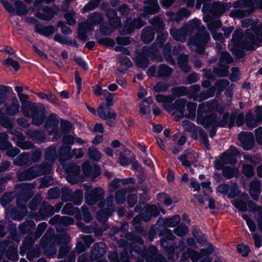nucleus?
Returning a JSON list of instances; mask_svg holds the SVG:
<instances>
[{
  "mask_svg": "<svg viewBox=\"0 0 262 262\" xmlns=\"http://www.w3.org/2000/svg\"><path fill=\"white\" fill-rule=\"evenodd\" d=\"M46 174L41 165L35 164L25 170H19L16 176L19 181H28Z\"/></svg>",
  "mask_w": 262,
  "mask_h": 262,
  "instance_id": "f257e3e1",
  "label": "nucleus"
},
{
  "mask_svg": "<svg viewBox=\"0 0 262 262\" xmlns=\"http://www.w3.org/2000/svg\"><path fill=\"white\" fill-rule=\"evenodd\" d=\"M57 158V152L54 147H49L45 154V161L41 165L46 174L50 173L52 170V165Z\"/></svg>",
  "mask_w": 262,
  "mask_h": 262,
  "instance_id": "f03ea898",
  "label": "nucleus"
},
{
  "mask_svg": "<svg viewBox=\"0 0 262 262\" xmlns=\"http://www.w3.org/2000/svg\"><path fill=\"white\" fill-rule=\"evenodd\" d=\"M209 108L207 104H201L199 106L198 110L197 122L204 126L205 127H209V124H215V115L212 114L208 117H203V114L207 112Z\"/></svg>",
  "mask_w": 262,
  "mask_h": 262,
  "instance_id": "7ed1b4c3",
  "label": "nucleus"
},
{
  "mask_svg": "<svg viewBox=\"0 0 262 262\" xmlns=\"http://www.w3.org/2000/svg\"><path fill=\"white\" fill-rule=\"evenodd\" d=\"M19 186L23 189V191L17 196L16 201L18 205L23 207L27 201L34 195L32 189L34 188L35 185L34 184L26 183L21 184Z\"/></svg>",
  "mask_w": 262,
  "mask_h": 262,
  "instance_id": "20e7f679",
  "label": "nucleus"
},
{
  "mask_svg": "<svg viewBox=\"0 0 262 262\" xmlns=\"http://www.w3.org/2000/svg\"><path fill=\"white\" fill-rule=\"evenodd\" d=\"M234 8H247L248 14L252 13L257 7H262V0H237L233 2Z\"/></svg>",
  "mask_w": 262,
  "mask_h": 262,
  "instance_id": "39448f33",
  "label": "nucleus"
},
{
  "mask_svg": "<svg viewBox=\"0 0 262 262\" xmlns=\"http://www.w3.org/2000/svg\"><path fill=\"white\" fill-rule=\"evenodd\" d=\"M104 191L101 187H97L91 190L85 196V202L93 205L104 198Z\"/></svg>",
  "mask_w": 262,
  "mask_h": 262,
  "instance_id": "423d86ee",
  "label": "nucleus"
},
{
  "mask_svg": "<svg viewBox=\"0 0 262 262\" xmlns=\"http://www.w3.org/2000/svg\"><path fill=\"white\" fill-rule=\"evenodd\" d=\"M8 133L14 135V139L15 138L17 139L16 144L19 148L24 150L33 148V144L30 141H25V137L21 132L14 130H9Z\"/></svg>",
  "mask_w": 262,
  "mask_h": 262,
  "instance_id": "0eeeda50",
  "label": "nucleus"
},
{
  "mask_svg": "<svg viewBox=\"0 0 262 262\" xmlns=\"http://www.w3.org/2000/svg\"><path fill=\"white\" fill-rule=\"evenodd\" d=\"M256 116L255 117L251 113H248L245 118V123L250 128H254L262 121V108L257 107L256 109Z\"/></svg>",
  "mask_w": 262,
  "mask_h": 262,
  "instance_id": "6e6552de",
  "label": "nucleus"
},
{
  "mask_svg": "<svg viewBox=\"0 0 262 262\" xmlns=\"http://www.w3.org/2000/svg\"><path fill=\"white\" fill-rule=\"evenodd\" d=\"M164 213L162 208L158 207L155 205H148L147 206L145 211L141 214L142 220L145 222H149L152 217H157L160 214V211Z\"/></svg>",
  "mask_w": 262,
  "mask_h": 262,
  "instance_id": "1a4fd4ad",
  "label": "nucleus"
},
{
  "mask_svg": "<svg viewBox=\"0 0 262 262\" xmlns=\"http://www.w3.org/2000/svg\"><path fill=\"white\" fill-rule=\"evenodd\" d=\"M82 170L84 174L86 176L94 179L100 174L99 167L95 164H91L89 161L83 163Z\"/></svg>",
  "mask_w": 262,
  "mask_h": 262,
  "instance_id": "9d476101",
  "label": "nucleus"
},
{
  "mask_svg": "<svg viewBox=\"0 0 262 262\" xmlns=\"http://www.w3.org/2000/svg\"><path fill=\"white\" fill-rule=\"evenodd\" d=\"M232 7L231 3L219 2L214 3L210 9L209 11L217 16H221Z\"/></svg>",
  "mask_w": 262,
  "mask_h": 262,
  "instance_id": "9b49d317",
  "label": "nucleus"
},
{
  "mask_svg": "<svg viewBox=\"0 0 262 262\" xmlns=\"http://www.w3.org/2000/svg\"><path fill=\"white\" fill-rule=\"evenodd\" d=\"M238 139L242 142L243 148L246 150L251 149L254 145V137L251 133H241L238 135Z\"/></svg>",
  "mask_w": 262,
  "mask_h": 262,
  "instance_id": "f8f14e48",
  "label": "nucleus"
},
{
  "mask_svg": "<svg viewBox=\"0 0 262 262\" xmlns=\"http://www.w3.org/2000/svg\"><path fill=\"white\" fill-rule=\"evenodd\" d=\"M106 17L111 28L115 29L121 26V18L118 16L116 10L108 9L106 12Z\"/></svg>",
  "mask_w": 262,
  "mask_h": 262,
  "instance_id": "ddd939ff",
  "label": "nucleus"
},
{
  "mask_svg": "<svg viewBox=\"0 0 262 262\" xmlns=\"http://www.w3.org/2000/svg\"><path fill=\"white\" fill-rule=\"evenodd\" d=\"M74 220L69 216L60 217L59 215H56L51 218L49 221V223L51 225H56V229L59 231L61 226H68L72 225L74 223Z\"/></svg>",
  "mask_w": 262,
  "mask_h": 262,
  "instance_id": "4468645a",
  "label": "nucleus"
},
{
  "mask_svg": "<svg viewBox=\"0 0 262 262\" xmlns=\"http://www.w3.org/2000/svg\"><path fill=\"white\" fill-rule=\"evenodd\" d=\"M97 113L99 117L103 120H106V124L110 126L113 127L115 125V123L111 119L115 120L117 117L116 113L113 111L108 112L107 115L104 111L103 105L101 104L97 109Z\"/></svg>",
  "mask_w": 262,
  "mask_h": 262,
  "instance_id": "2eb2a0df",
  "label": "nucleus"
},
{
  "mask_svg": "<svg viewBox=\"0 0 262 262\" xmlns=\"http://www.w3.org/2000/svg\"><path fill=\"white\" fill-rule=\"evenodd\" d=\"M105 248V244L102 242L94 244L91 252V260H95L104 255L106 253Z\"/></svg>",
  "mask_w": 262,
  "mask_h": 262,
  "instance_id": "dca6fc26",
  "label": "nucleus"
},
{
  "mask_svg": "<svg viewBox=\"0 0 262 262\" xmlns=\"http://www.w3.org/2000/svg\"><path fill=\"white\" fill-rule=\"evenodd\" d=\"M57 28L52 25L45 26L42 24H36L35 32L45 37H49L57 31Z\"/></svg>",
  "mask_w": 262,
  "mask_h": 262,
  "instance_id": "f3484780",
  "label": "nucleus"
},
{
  "mask_svg": "<svg viewBox=\"0 0 262 262\" xmlns=\"http://www.w3.org/2000/svg\"><path fill=\"white\" fill-rule=\"evenodd\" d=\"M246 37L249 40L257 47H260L262 43V34L261 28L254 31V32H248L246 34Z\"/></svg>",
  "mask_w": 262,
  "mask_h": 262,
  "instance_id": "a211bd4d",
  "label": "nucleus"
},
{
  "mask_svg": "<svg viewBox=\"0 0 262 262\" xmlns=\"http://www.w3.org/2000/svg\"><path fill=\"white\" fill-rule=\"evenodd\" d=\"M228 86L227 83H215V86H212L207 90V92L203 93L201 97L205 99L213 96L216 91L217 94L221 93Z\"/></svg>",
  "mask_w": 262,
  "mask_h": 262,
  "instance_id": "6ab92c4d",
  "label": "nucleus"
},
{
  "mask_svg": "<svg viewBox=\"0 0 262 262\" xmlns=\"http://www.w3.org/2000/svg\"><path fill=\"white\" fill-rule=\"evenodd\" d=\"M144 3L147 5L143 8L145 14H154L159 12L160 7L157 0H146Z\"/></svg>",
  "mask_w": 262,
  "mask_h": 262,
  "instance_id": "aec40b11",
  "label": "nucleus"
},
{
  "mask_svg": "<svg viewBox=\"0 0 262 262\" xmlns=\"http://www.w3.org/2000/svg\"><path fill=\"white\" fill-rule=\"evenodd\" d=\"M148 21L152 26L153 29L157 33H161L164 31L165 25L164 21L159 16H154L153 18L149 19Z\"/></svg>",
  "mask_w": 262,
  "mask_h": 262,
  "instance_id": "412c9836",
  "label": "nucleus"
},
{
  "mask_svg": "<svg viewBox=\"0 0 262 262\" xmlns=\"http://www.w3.org/2000/svg\"><path fill=\"white\" fill-rule=\"evenodd\" d=\"M40 108L34 103L32 102H26L22 106L24 114L28 117H32Z\"/></svg>",
  "mask_w": 262,
  "mask_h": 262,
  "instance_id": "4be33fe9",
  "label": "nucleus"
},
{
  "mask_svg": "<svg viewBox=\"0 0 262 262\" xmlns=\"http://www.w3.org/2000/svg\"><path fill=\"white\" fill-rule=\"evenodd\" d=\"M155 31L152 28H145L141 33V38L144 43L148 44L155 38Z\"/></svg>",
  "mask_w": 262,
  "mask_h": 262,
  "instance_id": "5701e85b",
  "label": "nucleus"
},
{
  "mask_svg": "<svg viewBox=\"0 0 262 262\" xmlns=\"http://www.w3.org/2000/svg\"><path fill=\"white\" fill-rule=\"evenodd\" d=\"M210 39L209 34L206 32L197 33L192 39L193 43L201 44L206 45Z\"/></svg>",
  "mask_w": 262,
  "mask_h": 262,
  "instance_id": "b1692460",
  "label": "nucleus"
},
{
  "mask_svg": "<svg viewBox=\"0 0 262 262\" xmlns=\"http://www.w3.org/2000/svg\"><path fill=\"white\" fill-rule=\"evenodd\" d=\"M260 192V182L254 180L250 183L249 193L253 200L257 201Z\"/></svg>",
  "mask_w": 262,
  "mask_h": 262,
  "instance_id": "393cba45",
  "label": "nucleus"
},
{
  "mask_svg": "<svg viewBox=\"0 0 262 262\" xmlns=\"http://www.w3.org/2000/svg\"><path fill=\"white\" fill-rule=\"evenodd\" d=\"M170 34L174 40L181 42H184L186 37V32L183 29L172 28L170 30Z\"/></svg>",
  "mask_w": 262,
  "mask_h": 262,
  "instance_id": "a878e982",
  "label": "nucleus"
},
{
  "mask_svg": "<svg viewBox=\"0 0 262 262\" xmlns=\"http://www.w3.org/2000/svg\"><path fill=\"white\" fill-rule=\"evenodd\" d=\"M43 13H39L38 17L41 20L50 21L56 14L54 9L50 7L45 6L42 9Z\"/></svg>",
  "mask_w": 262,
  "mask_h": 262,
  "instance_id": "bb28decb",
  "label": "nucleus"
},
{
  "mask_svg": "<svg viewBox=\"0 0 262 262\" xmlns=\"http://www.w3.org/2000/svg\"><path fill=\"white\" fill-rule=\"evenodd\" d=\"M172 74V69L166 64H161L157 72V77L167 78Z\"/></svg>",
  "mask_w": 262,
  "mask_h": 262,
  "instance_id": "cd10ccee",
  "label": "nucleus"
},
{
  "mask_svg": "<svg viewBox=\"0 0 262 262\" xmlns=\"http://www.w3.org/2000/svg\"><path fill=\"white\" fill-rule=\"evenodd\" d=\"M68 37H66L60 35V34H56L54 37V40L57 42L62 45H67L75 48H78V44L75 40H67Z\"/></svg>",
  "mask_w": 262,
  "mask_h": 262,
  "instance_id": "c85d7f7f",
  "label": "nucleus"
},
{
  "mask_svg": "<svg viewBox=\"0 0 262 262\" xmlns=\"http://www.w3.org/2000/svg\"><path fill=\"white\" fill-rule=\"evenodd\" d=\"M29 152H24L20 154L14 159V164L19 166L31 165L29 160Z\"/></svg>",
  "mask_w": 262,
  "mask_h": 262,
  "instance_id": "c756f323",
  "label": "nucleus"
},
{
  "mask_svg": "<svg viewBox=\"0 0 262 262\" xmlns=\"http://www.w3.org/2000/svg\"><path fill=\"white\" fill-rule=\"evenodd\" d=\"M26 134L30 138L38 142L42 141L46 138L45 134L43 132L33 129H27Z\"/></svg>",
  "mask_w": 262,
  "mask_h": 262,
  "instance_id": "7c9ffc66",
  "label": "nucleus"
},
{
  "mask_svg": "<svg viewBox=\"0 0 262 262\" xmlns=\"http://www.w3.org/2000/svg\"><path fill=\"white\" fill-rule=\"evenodd\" d=\"M182 126L185 131L190 133L191 137L194 140L198 139V134L196 126L188 120L182 122Z\"/></svg>",
  "mask_w": 262,
  "mask_h": 262,
  "instance_id": "2f4dec72",
  "label": "nucleus"
},
{
  "mask_svg": "<svg viewBox=\"0 0 262 262\" xmlns=\"http://www.w3.org/2000/svg\"><path fill=\"white\" fill-rule=\"evenodd\" d=\"M89 27V24L86 22L79 24L77 31V36L79 39L83 41L88 40L87 31Z\"/></svg>",
  "mask_w": 262,
  "mask_h": 262,
  "instance_id": "473e14b6",
  "label": "nucleus"
},
{
  "mask_svg": "<svg viewBox=\"0 0 262 262\" xmlns=\"http://www.w3.org/2000/svg\"><path fill=\"white\" fill-rule=\"evenodd\" d=\"M45 116V108L42 107L32 117V124L36 126L40 125L44 122Z\"/></svg>",
  "mask_w": 262,
  "mask_h": 262,
  "instance_id": "72a5a7b5",
  "label": "nucleus"
},
{
  "mask_svg": "<svg viewBox=\"0 0 262 262\" xmlns=\"http://www.w3.org/2000/svg\"><path fill=\"white\" fill-rule=\"evenodd\" d=\"M133 17H130V19H126L124 22V27L123 30L119 31L120 34L126 35L132 34L136 29Z\"/></svg>",
  "mask_w": 262,
  "mask_h": 262,
  "instance_id": "f704fd0d",
  "label": "nucleus"
},
{
  "mask_svg": "<svg viewBox=\"0 0 262 262\" xmlns=\"http://www.w3.org/2000/svg\"><path fill=\"white\" fill-rule=\"evenodd\" d=\"M178 63L183 72H188L190 71L191 67L188 64V56L186 54H183L179 56Z\"/></svg>",
  "mask_w": 262,
  "mask_h": 262,
  "instance_id": "c9c22d12",
  "label": "nucleus"
},
{
  "mask_svg": "<svg viewBox=\"0 0 262 262\" xmlns=\"http://www.w3.org/2000/svg\"><path fill=\"white\" fill-rule=\"evenodd\" d=\"M134 61L138 68L144 69L148 67L149 63V59L146 58V57H145L138 53L134 58Z\"/></svg>",
  "mask_w": 262,
  "mask_h": 262,
  "instance_id": "e433bc0d",
  "label": "nucleus"
},
{
  "mask_svg": "<svg viewBox=\"0 0 262 262\" xmlns=\"http://www.w3.org/2000/svg\"><path fill=\"white\" fill-rule=\"evenodd\" d=\"M238 172V169L234 167L225 166L223 168L222 174L228 179L237 177Z\"/></svg>",
  "mask_w": 262,
  "mask_h": 262,
  "instance_id": "4c0bfd02",
  "label": "nucleus"
},
{
  "mask_svg": "<svg viewBox=\"0 0 262 262\" xmlns=\"http://www.w3.org/2000/svg\"><path fill=\"white\" fill-rule=\"evenodd\" d=\"M55 212L54 207L43 202L39 210V214L41 216L46 217L52 215Z\"/></svg>",
  "mask_w": 262,
  "mask_h": 262,
  "instance_id": "58836bf2",
  "label": "nucleus"
},
{
  "mask_svg": "<svg viewBox=\"0 0 262 262\" xmlns=\"http://www.w3.org/2000/svg\"><path fill=\"white\" fill-rule=\"evenodd\" d=\"M196 199L201 204H205V202L207 203L208 207L211 209L215 208V202L214 199L209 196L205 195L203 198L201 195L196 196Z\"/></svg>",
  "mask_w": 262,
  "mask_h": 262,
  "instance_id": "ea45409f",
  "label": "nucleus"
},
{
  "mask_svg": "<svg viewBox=\"0 0 262 262\" xmlns=\"http://www.w3.org/2000/svg\"><path fill=\"white\" fill-rule=\"evenodd\" d=\"M117 10L120 12L121 16L125 17L126 19H130V17H133V10L126 4L121 5L117 8Z\"/></svg>",
  "mask_w": 262,
  "mask_h": 262,
  "instance_id": "a19ab883",
  "label": "nucleus"
},
{
  "mask_svg": "<svg viewBox=\"0 0 262 262\" xmlns=\"http://www.w3.org/2000/svg\"><path fill=\"white\" fill-rule=\"evenodd\" d=\"M114 196L111 194L107 196L105 200L99 203V206L103 208V210H106L108 212H111L113 209Z\"/></svg>",
  "mask_w": 262,
  "mask_h": 262,
  "instance_id": "79ce46f5",
  "label": "nucleus"
},
{
  "mask_svg": "<svg viewBox=\"0 0 262 262\" xmlns=\"http://www.w3.org/2000/svg\"><path fill=\"white\" fill-rule=\"evenodd\" d=\"M18 16L26 15L28 12L27 6L21 1H16L15 3V12Z\"/></svg>",
  "mask_w": 262,
  "mask_h": 262,
  "instance_id": "37998d69",
  "label": "nucleus"
},
{
  "mask_svg": "<svg viewBox=\"0 0 262 262\" xmlns=\"http://www.w3.org/2000/svg\"><path fill=\"white\" fill-rule=\"evenodd\" d=\"M42 245L44 247V253L47 256H51L56 254V249L55 247L54 242H42Z\"/></svg>",
  "mask_w": 262,
  "mask_h": 262,
  "instance_id": "c03bdc74",
  "label": "nucleus"
},
{
  "mask_svg": "<svg viewBox=\"0 0 262 262\" xmlns=\"http://www.w3.org/2000/svg\"><path fill=\"white\" fill-rule=\"evenodd\" d=\"M213 69L216 77H225L229 74L228 67L226 66L219 64V67H215Z\"/></svg>",
  "mask_w": 262,
  "mask_h": 262,
  "instance_id": "a18cd8bd",
  "label": "nucleus"
},
{
  "mask_svg": "<svg viewBox=\"0 0 262 262\" xmlns=\"http://www.w3.org/2000/svg\"><path fill=\"white\" fill-rule=\"evenodd\" d=\"M2 64L7 67H12L15 71H18L20 68L19 63L10 56L3 60Z\"/></svg>",
  "mask_w": 262,
  "mask_h": 262,
  "instance_id": "49530a36",
  "label": "nucleus"
},
{
  "mask_svg": "<svg viewBox=\"0 0 262 262\" xmlns=\"http://www.w3.org/2000/svg\"><path fill=\"white\" fill-rule=\"evenodd\" d=\"M172 93L173 97H180L184 95H188L189 98H194L193 96L189 95V91L184 86L177 87L172 89Z\"/></svg>",
  "mask_w": 262,
  "mask_h": 262,
  "instance_id": "de8ad7c7",
  "label": "nucleus"
},
{
  "mask_svg": "<svg viewBox=\"0 0 262 262\" xmlns=\"http://www.w3.org/2000/svg\"><path fill=\"white\" fill-rule=\"evenodd\" d=\"M29 154V160L31 164L39 162L41 159L42 152L39 148L33 149Z\"/></svg>",
  "mask_w": 262,
  "mask_h": 262,
  "instance_id": "09e8293b",
  "label": "nucleus"
},
{
  "mask_svg": "<svg viewBox=\"0 0 262 262\" xmlns=\"http://www.w3.org/2000/svg\"><path fill=\"white\" fill-rule=\"evenodd\" d=\"M109 257L111 262H128V254L126 252L121 253L120 259H118L117 254L115 252L110 253Z\"/></svg>",
  "mask_w": 262,
  "mask_h": 262,
  "instance_id": "8fccbe9b",
  "label": "nucleus"
},
{
  "mask_svg": "<svg viewBox=\"0 0 262 262\" xmlns=\"http://www.w3.org/2000/svg\"><path fill=\"white\" fill-rule=\"evenodd\" d=\"M161 245L165 249L169 259H173L176 247L174 246H168V243L164 238L161 239Z\"/></svg>",
  "mask_w": 262,
  "mask_h": 262,
  "instance_id": "3c124183",
  "label": "nucleus"
},
{
  "mask_svg": "<svg viewBox=\"0 0 262 262\" xmlns=\"http://www.w3.org/2000/svg\"><path fill=\"white\" fill-rule=\"evenodd\" d=\"M71 147L70 146H62L60 148L59 156L63 160L70 159L73 157L71 152Z\"/></svg>",
  "mask_w": 262,
  "mask_h": 262,
  "instance_id": "603ef678",
  "label": "nucleus"
},
{
  "mask_svg": "<svg viewBox=\"0 0 262 262\" xmlns=\"http://www.w3.org/2000/svg\"><path fill=\"white\" fill-rule=\"evenodd\" d=\"M181 217L179 215H175L170 218L164 220V224L165 226L173 227L176 226L180 222Z\"/></svg>",
  "mask_w": 262,
  "mask_h": 262,
  "instance_id": "864d4df0",
  "label": "nucleus"
},
{
  "mask_svg": "<svg viewBox=\"0 0 262 262\" xmlns=\"http://www.w3.org/2000/svg\"><path fill=\"white\" fill-rule=\"evenodd\" d=\"M143 254L146 257V260L148 258L149 260L158 258V256L161 255L158 253L156 247L154 246H149L148 250L146 251V253H143Z\"/></svg>",
  "mask_w": 262,
  "mask_h": 262,
  "instance_id": "5fc2aeb1",
  "label": "nucleus"
},
{
  "mask_svg": "<svg viewBox=\"0 0 262 262\" xmlns=\"http://www.w3.org/2000/svg\"><path fill=\"white\" fill-rule=\"evenodd\" d=\"M88 154L91 159L97 161H99L101 158V154L94 146L89 148Z\"/></svg>",
  "mask_w": 262,
  "mask_h": 262,
  "instance_id": "6e6d98bb",
  "label": "nucleus"
},
{
  "mask_svg": "<svg viewBox=\"0 0 262 262\" xmlns=\"http://www.w3.org/2000/svg\"><path fill=\"white\" fill-rule=\"evenodd\" d=\"M58 124V120L57 119V115L54 114H52L47 119L46 122L45 124V126L47 128H49L50 127H55L57 126Z\"/></svg>",
  "mask_w": 262,
  "mask_h": 262,
  "instance_id": "4d7b16f0",
  "label": "nucleus"
},
{
  "mask_svg": "<svg viewBox=\"0 0 262 262\" xmlns=\"http://www.w3.org/2000/svg\"><path fill=\"white\" fill-rule=\"evenodd\" d=\"M221 160L225 164H232L236 162V160L233 155L230 152H224L221 157Z\"/></svg>",
  "mask_w": 262,
  "mask_h": 262,
  "instance_id": "13d9d810",
  "label": "nucleus"
},
{
  "mask_svg": "<svg viewBox=\"0 0 262 262\" xmlns=\"http://www.w3.org/2000/svg\"><path fill=\"white\" fill-rule=\"evenodd\" d=\"M188 232V228L184 224H180L173 230L174 233L179 236H185Z\"/></svg>",
  "mask_w": 262,
  "mask_h": 262,
  "instance_id": "bf43d9fd",
  "label": "nucleus"
},
{
  "mask_svg": "<svg viewBox=\"0 0 262 262\" xmlns=\"http://www.w3.org/2000/svg\"><path fill=\"white\" fill-rule=\"evenodd\" d=\"M203 74L204 77L207 78V80L202 82H210V80H215L216 79L214 69L213 70L211 69H204L203 70Z\"/></svg>",
  "mask_w": 262,
  "mask_h": 262,
  "instance_id": "052dcab7",
  "label": "nucleus"
},
{
  "mask_svg": "<svg viewBox=\"0 0 262 262\" xmlns=\"http://www.w3.org/2000/svg\"><path fill=\"white\" fill-rule=\"evenodd\" d=\"M157 37L154 44H156L159 48H162L167 39L168 33H164L162 32L157 33Z\"/></svg>",
  "mask_w": 262,
  "mask_h": 262,
  "instance_id": "680f3d73",
  "label": "nucleus"
},
{
  "mask_svg": "<svg viewBox=\"0 0 262 262\" xmlns=\"http://www.w3.org/2000/svg\"><path fill=\"white\" fill-rule=\"evenodd\" d=\"M90 19L93 24L97 25L102 23L103 21V17L100 13L95 12L90 16Z\"/></svg>",
  "mask_w": 262,
  "mask_h": 262,
  "instance_id": "e2e57ef3",
  "label": "nucleus"
},
{
  "mask_svg": "<svg viewBox=\"0 0 262 262\" xmlns=\"http://www.w3.org/2000/svg\"><path fill=\"white\" fill-rule=\"evenodd\" d=\"M246 13L248 12L246 10H244L239 9L232 10L229 14V16L233 18H242L246 16Z\"/></svg>",
  "mask_w": 262,
  "mask_h": 262,
  "instance_id": "0e129e2a",
  "label": "nucleus"
},
{
  "mask_svg": "<svg viewBox=\"0 0 262 262\" xmlns=\"http://www.w3.org/2000/svg\"><path fill=\"white\" fill-rule=\"evenodd\" d=\"M62 211L64 213L69 215H73L76 213L80 214L79 210L78 208H74L70 203H67L66 204L62 209Z\"/></svg>",
  "mask_w": 262,
  "mask_h": 262,
  "instance_id": "69168bd1",
  "label": "nucleus"
},
{
  "mask_svg": "<svg viewBox=\"0 0 262 262\" xmlns=\"http://www.w3.org/2000/svg\"><path fill=\"white\" fill-rule=\"evenodd\" d=\"M220 61L221 63L229 64L233 61V58L230 53L226 51L221 52Z\"/></svg>",
  "mask_w": 262,
  "mask_h": 262,
  "instance_id": "338daca9",
  "label": "nucleus"
},
{
  "mask_svg": "<svg viewBox=\"0 0 262 262\" xmlns=\"http://www.w3.org/2000/svg\"><path fill=\"white\" fill-rule=\"evenodd\" d=\"M97 41L100 45L109 48H113L115 45L114 40L110 37H102L97 39Z\"/></svg>",
  "mask_w": 262,
  "mask_h": 262,
  "instance_id": "774afa93",
  "label": "nucleus"
}]
</instances>
